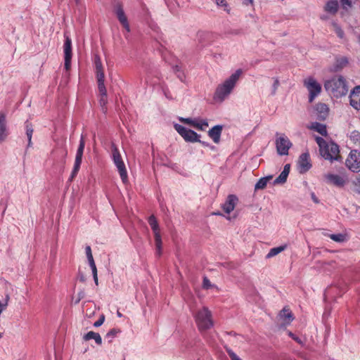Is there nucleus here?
Segmentation results:
<instances>
[{
    "label": "nucleus",
    "instance_id": "5701e85b",
    "mask_svg": "<svg viewBox=\"0 0 360 360\" xmlns=\"http://www.w3.org/2000/svg\"><path fill=\"white\" fill-rule=\"evenodd\" d=\"M104 79H105V75H102L101 73H100L98 75V77H97L98 89L100 95L106 96L107 91H106V88L104 84Z\"/></svg>",
    "mask_w": 360,
    "mask_h": 360
},
{
    "label": "nucleus",
    "instance_id": "f8f14e48",
    "mask_svg": "<svg viewBox=\"0 0 360 360\" xmlns=\"http://www.w3.org/2000/svg\"><path fill=\"white\" fill-rule=\"evenodd\" d=\"M298 169L300 173L307 172L311 167L309 154L304 153L301 154L298 160Z\"/></svg>",
    "mask_w": 360,
    "mask_h": 360
},
{
    "label": "nucleus",
    "instance_id": "4d7b16f0",
    "mask_svg": "<svg viewBox=\"0 0 360 360\" xmlns=\"http://www.w3.org/2000/svg\"><path fill=\"white\" fill-rule=\"evenodd\" d=\"M342 2L345 5H347L349 6H352V0H342Z\"/></svg>",
    "mask_w": 360,
    "mask_h": 360
},
{
    "label": "nucleus",
    "instance_id": "7c9ffc66",
    "mask_svg": "<svg viewBox=\"0 0 360 360\" xmlns=\"http://www.w3.org/2000/svg\"><path fill=\"white\" fill-rule=\"evenodd\" d=\"M316 110L321 113V117L325 119L328 111V106L324 103H319L316 105Z\"/></svg>",
    "mask_w": 360,
    "mask_h": 360
},
{
    "label": "nucleus",
    "instance_id": "e433bc0d",
    "mask_svg": "<svg viewBox=\"0 0 360 360\" xmlns=\"http://www.w3.org/2000/svg\"><path fill=\"white\" fill-rule=\"evenodd\" d=\"M330 238L335 242L342 243L346 240V236L342 233L331 234Z\"/></svg>",
    "mask_w": 360,
    "mask_h": 360
},
{
    "label": "nucleus",
    "instance_id": "8fccbe9b",
    "mask_svg": "<svg viewBox=\"0 0 360 360\" xmlns=\"http://www.w3.org/2000/svg\"><path fill=\"white\" fill-rule=\"evenodd\" d=\"M89 266L92 271V274L97 273V269L94 260L89 261Z\"/></svg>",
    "mask_w": 360,
    "mask_h": 360
},
{
    "label": "nucleus",
    "instance_id": "f704fd0d",
    "mask_svg": "<svg viewBox=\"0 0 360 360\" xmlns=\"http://www.w3.org/2000/svg\"><path fill=\"white\" fill-rule=\"evenodd\" d=\"M82 162H78L75 160L74 167L71 173V175L70 176V180L72 181L77 174L80 166H81Z\"/></svg>",
    "mask_w": 360,
    "mask_h": 360
},
{
    "label": "nucleus",
    "instance_id": "473e14b6",
    "mask_svg": "<svg viewBox=\"0 0 360 360\" xmlns=\"http://www.w3.org/2000/svg\"><path fill=\"white\" fill-rule=\"evenodd\" d=\"M288 174L286 172H283L274 181V185L283 184L286 182Z\"/></svg>",
    "mask_w": 360,
    "mask_h": 360
},
{
    "label": "nucleus",
    "instance_id": "338daca9",
    "mask_svg": "<svg viewBox=\"0 0 360 360\" xmlns=\"http://www.w3.org/2000/svg\"><path fill=\"white\" fill-rule=\"evenodd\" d=\"M2 337V333H0V338Z\"/></svg>",
    "mask_w": 360,
    "mask_h": 360
},
{
    "label": "nucleus",
    "instance_id": "4468645a",
    "mask_svg": "<svg viewBox=\"0 0 360 360\" xmlns=\"http://www.w3.org/2000/svg\"><path fill=\"white\" fill-rule=\"evenodd\" d=\"M350 105L356 110H360V86H356L349 96Z\"/></svg>",
    "mask_w": 360,
    "mask_h": 360
},
{
    "label": "nucleus",
    "instance_id": "2eb2a0df",
    "mask_svg": "<svg viewBox=\"0 0 360 360\" xmlns=\"http://www.w3.org/2000/svg\"><path fill=\"white\" fill-rule=\"evenodd\" d=\"M238 199L235 195H229L226 202L223 204L222 208L226 214H230L235 208Z\"/></svg>",
    "mask_w": 360,
    "mask_h": 360
},
{
    "label": "nucleus",
    "instance_id": "f3484780",
    "mask_svg": "<svg viewBox=\"0 0 360 360\" xmlns=\"http://www.w3.org/2000/svg\"><path fill=\"white\" fill-rule=\"evenodd\" d=\"M279 318L283 322V324L288 325L293 320V316L289 309L283 308L279 313Z\"/></svg>",
    "mask_w": 360,
    "mask_h": 360
},
{
    "label": "nucleus",
    "instance_id": "ea45409f",
    "mask_svg": "<svg viewBox=\"0 0 360 360\" xmlns=\"http://www.w3.org/2000/svg\"><path fill=\"white\" fill-rule=\"evenodd\" d=\"M179 121L184 123V124H187L191 127H193L195 122H196V118H184V117H179Z\"/></svg>",
    "mask_w": 360,
    "mask_h": 360
},
{
    "label": "nucleus",
    "instance_id": "a18cd8bd",
    "mask_svg": "<svg viewBox=\"0 0 360 360\" xmlns=\"http://www.w3.org/2000/svg\"><path fill=\"white\" fill-rule=\"evenodd\" d=\"M202 286L205 289H209L211 288L213 285H212L210 281L207 277H205L203 278Z\"/></svg>",
    "mask_w": 360,
    "mask_h": 360
},
{
    "label": "nucleus",
    "instance_id": "bf43d9fd",
    "mask_svg": "<svg viewBox=\"0 0 360 360\" xmlns=\"http://www.w3.org/2000/svg\"><path fill=\"white\" fill-rule=\"evenodd\" d=\"M93 277L96 285H98V276L97 273L93 274Z\"/></svg>",
    "mask_w": 360,
    "mask_h": 360
},
{
    "label": "nucleus",
    "instance_id": "6e6552de",
    "mask_svg": "<svg viewBox=\"0 0 360 360\" xmlns=\"http://www.w3.org/2000/svg\"><path fill=\"white\" fill-rule=\"evenodd\" d=\"M65 41L63 44V52H64V65L66 71H69L71 67L72 60V40L70 37L67 34H64Z\"/></svg>",
    "mask_w": 360,
    "mask_h": 360
},
{
    "label": "nucleus",
    "instance_id": "79ce46f5",
    "mask_svg": "<svg viewBox=\"0 0 360 360\" xmlns=\"http://www.w3.org/2000/svg\"><path fill=\"white\" fill-rule=\"evenodd\" d=\"M280 85V82L278 78H274V84L272 85V91L271 94L274 95L276 94V92Z\"/></svg>",
    "mask_w": 360,
    "mask_h": 360
},
{
    "label": "nucleus",
    "instance_id": "09e8293b",
    "mask_svg": "<svg viewBox=\"0 0 360 360\" xmlns=\"http://www.w3.org/2000/svg\"><path fill=\"white\" fill-rule=\"evenodd\" d=\"M227 352L231 360H241L233 351L228 349Z\"/></svg>",
    "mask_w": 360,
    "mask_h": 360
},
{
    "label": "nucleus",
    "instance_id": "39448f33",
    "mask_svg": "<svg viewBox=\"0 0 360 360\" xmlns=\"http://www.w3.org/2000/svg\"><path fill=\"white\" fill-rule=\"evenodd\" d=\"M195 322L200 331L210 329L213 326L211 311L203 307L195 314Z\"/></svg>",
    "mask_w": 360,
    "mask_h": 360
},
{
    "label": "nucleus",
    "instance_id": "6e6d98bb",
    "mask_svg": "<svg viewBox=\"0 0 360 360\" xmlns=\"http://www.w3.org/2000/svg\"><path fill=\"white\" fill-rule=\"evenodd\" d=\"M290 165L289 164H287L284 166V168H283V172H286V174H289V172H290Z\"/></svg>",
    "mask_w": 360,
    "mask_h": 360
},
{
    "label": "nucleus",
    "instance_id": "20e7f679",
    "mask_svg": "<svg viewBox=\"0 0 360 360\" xmlns=\"http://www.w3.org/2000/svg\"><path fill=\"white\" fill-rule=\"evenodd\" d=\"M111 150L112 160L120 174L122 182L126 184L128 181L127 171L120 150L114 143L111 146Z\"/></svg>",
    "mask_w": 360,
    "mask_h": 360
},
{
    "label": "nucleus",
    "instance_id": "6ab92c4d",
    "mask_svg": "<svg viewBox=\"0 0 360 360\" xmlns=\"http://www.w3.org/2000/svg\"><path fill=\"white\" fill-rule=\"evenodd\" d=\"M85 147V141L84 137L83 134L81 135L80 140H79V147L77 148L76 156H75V160L78 162L82 161V156Z\"/></svg>",
    "mask_w": 360,
    "mask_h": 360
},
{
    "label": "nucleus",
    "instance_id": "2f4dec72",
    "mask_svg": "<svg viewBox=\"0 0 360 360\" xmlns=\"http://www.w3.org/2000/svg\"><path fill=\"white\" fill-rule=\"evenodd\" d=\"M155 254L157 256L160 257L162 255V238L161 236L155 237Z\"/></svg>",
    "mask_w": 360,
    "mask_h": 360
},
{
    "label": "nucleus",
    "instance_id": "e2e57ef3",
    "mask_svg": "<svg viewBox=\"0 0 360 360\" xmlns=\"http://www.w3.org/2000/svg\"><path fill=\"white\" fill-rule=\"evenodd\" d=\"M117 316L119 317H122V314L120 311H117Z\"/></svg>",
    "mask_w": 360,
    "mask_h": 360
},
{
    "label": "nucleus",
    "instance_id": "4be33fe9",
    "mask_svg": "<svg viewBox=\"0 0 360 360\" xmlns=\"http://www.w3.org/2000/svg\"><path fill=\"white\" fill-rule=\"evenodd\" d=\"M272 178H273L272 175H269V176L260 178L255 185V190L257 191V190L264 189L266 186L267 183L270 180H271Z\"/></svg>",
    "mask_w": 360,
    "mask_h": 360
},
{
    "label": "nucleus",
    "instance_id": "a19ab883",
    "mask_svg": "<svg viewBox=\"0 0 360 360\" xmlns=\"http://www.w3.org/2000/svg\"><path fill=\"white\" fill-rule=\"evenodd\" d=\"M85 296V292L84 290H81L77 295L76 297L74 299V304H77L82 299H83Z\"/></svg>",
    "mask_w": 360,
    "mask_h": 360
},
{
    "label": "nucleus",
    "instance_id": "c756f323",
    "mask_svg": "<svg viewBox=\"0 0 360 360\" xmlns=\"http://www.w3.org/2000/svg\"><path fill=\"white\" fill-rule=\"evenodd\" d=\"M349 139L354 144L360 146V132L357 130H353L349 135Z\"/></svg>",
    "mask_w": 360,
    "mask_h": 360
},
{
    "label": "nucleus",
    "instance_id": "ddd939ff",
    "mask_svg": "<svg viewBox=\"0 0 360 360\" xmlns=\"http://www.w3.org/2000/svg\"><path fill=\"white\" fill-rule=\"evenodd\" d=\"M115 13L116 15L120 22V23L122 25L124 28L126 30V34H124V36L126 38L128 37V33L130 32V27L129 25L127 20V18L124 14V12L120 5H117L115 8Z\"/></svg>",
    "mask_w": 360,
    "mask_h": 360
},
{
    "label": "nucleus",
    "instance_id": "5fc2aeb1",
    "mask_svg": "<svg viewBox=\"0 0 360 360\" xmlns=\"http://www.w3.org/2000/svg\"><path fill=\"white\" fill-rule=\"evenodd\" d=\"M311 197L312 200L315 203H319V200L318 198L316 196V195L314 194V193H311Z\"/></svg>",
    "mask_w": 360,
    "mask_h": 360
},
{
    "label": "nucleus",
    "instance_id": "0eeeda50",
    "mask_svg": "<svg viewBox=\"0 0 360 360\" xmlns=\"http://www.w3.org/2000/svg\"><path fill=\"white\" fill-rule=\"evenodd\" d=\"M174 128L178 132V134L184 139L185 141L190 143L200 142V135L198 134L194 131L188 129L179 124H174Z\"/></svg>",
    "mask_w": 360,
    "mask_h": 360
},
{
    "label": "nucleus",
    "instance_id": "f257e3e1",
    "mask_svg": "<svg viewBox=\"0 0 360 360\" xmlns=\"http://www.w3.org/2000/svg\"><path fill=\"white\" fill-rule=\"evenodd\" d=\"M241 75L242 70L238 69L217 86L213 96V99L216 103H221L229 96Z\"/></svg>",
    "mask_w": 360,
    "mask_h": 360
},
{
    "label": "nucleus",
    "instance_id": "393cba45",
    "mask_svg": "<svg viewBox=\"0 0 360 360\" xmlns=\"http://www.w3.org/2000/svg\"><path fill=\"white\" fill-rule=\"evenodd\" d=\"M325 10L330 13H335L338 10V3L337 1H329L325 6Z\"/></svg>",
    "mask_w": 360,
    "mask_h": 360
},
{
    "label": "nucleus",
    "instance_id": "c85d7f7f",
    "mask_svg": "<svg viewBox=\"0 0 360 360\" xmlns=\"http://www.w3.org/2000/svg\"><path fill=\"white\" fill-rule=\"evenodd\" d=\"M25 129H26V135L28 139L27 147H31L32 145V136L33 134V128L32 124L29 122H25Z\"/></svg>",
    "mask_w": 360,
    "mask_h": 360
},
{
    "label": "nucleus",
    "instance_id": "72a5a7b5",
    "mask_svg": "<svg viewBox=\"0 0 360 360\" xmlns=\"http://www.w3.org/2000/svg\"><path fill=\"white\" fill-rule=\"evenodd\" d=\"M95 67H96V77H98V75L100 73H101L102 75H104V72L103 70L102 63H101V58L98 56H96L95 58Z\"/></svg>",
    "mask_w": 360,
    "mask_h": 360
},
{
    "label": "nucleus",
    "instance_id": "7ed1b4c3",
    "mask_svg": "<svg viewBox=\"0 0 360 360\" xmlns=\"http://www.w3.org/2000/svg\"><path fill=\"white\" fill-rule=\"evenodd\" d=\"M316 141L319 146L321 155L331 162L338 160L339 158V146L333 143H327L323 138L316 137Z\"/></svg>",
    "mask_w": 360,
    "mask_h": 360
},
{
    "label": "nucleus",
    "instance_id": "58836bf2",
    "mask_svg": "<svg viewBox=\"0 0 360 360\" xmlns=\"http://www.w3.org/2000/svg\"><path fill=\"white\" fill-rule=\"evenodd\" d=\"M215 3L218 7L223 8L225 11L229 13V8L226 0H215Z\"/></svg>",
    "mask_w": 360,
    "mask_h": 360
},
{
    "label": "nucleus",
    "instance_id": "774afa93",
    "mask_svg": "<svg viewBox=\"0 0 360 360\" xmlns=\"http://www.w3.org/2000/svg\"><path fill=\"white\" fill-rule=\"evenodd\" d=\"M2 337V333H0V338Z\"/></svg>",
    "mask_w": 360,
    "mask_h": 360
},
{
    "label": "nucleus",
    "instance_id": "4c0bfd02",
    "mask_svg": "<svg viewBox=\"0 0 360 360\" xmlns=\"http://www.w3.org/2000/svg\"><path fill=\"white\" fill-rule=\"evenodd\" d=\"M332 26H333V30L335 31V32L336 33L338 37L341 39L343 38L344 32L340 28V27L337 23L334 22H332Z\"/></svg>",
    "mask_w": 360,
    "mask_h": 360
},
{
    "label": "nucleus",
    "instance_id": "3c124183",
    "mask_svg": "<svg viewBox=\"0 0 360 360\" xmlns=\"http://www.w3.org/2000/svg\"><path fill=\"white\" fill-rule=\"evenodd\" d=\"M355 190L357 193H360V176L356 178L355 182Z\"/></svg>",
    "mask_w": 360,
    "mask_h": 360
},
{
    "label": "nucleus",
    "instance_id": "0e129e2a",
    "mask_svg": "<svg viewBox=\"0 0 360 360\" xmlns=\"http://www.w3.org/2000/svg\"><path fill=\"white\" fill-rule=\"evenodd\" d=\"M76 3H79L80 0H75Z\"/></svg>",
    "mask_w": 360,
    "mask_h": 360
},
{
    "label": "nucleus",
    "instance_id": "69168bd1",
    "mask_svg": "<svg viewBox=\"0 0 360 360\" xmlns=\"http://www.w3.org/2000/svg\"><path fill=\"white\" fill-rule=\"evenodd\" d=\"M333 263H334V262H333V261H331V262H330V264H333Z\"/></svg>",
    "mask_w": 360,
    "mask_h": 360
},
{
    "label": "nucleus",
    "instance_id": "b1692460",
    "mask_svg": "<svg viewBox=\"0 0 360 360\" xmlns=\"http://www.w3.org/2000/svg\"><path fill=\"white\" fill-rule=\"evenodd\" d=\"M6 136V118L4 115H0V141H4Z\"/></svg>",
    "mask_w": 360,
    "mask_h": 360
},
{
    "label": "nucleus",
    "instance_id": "37998d69",
    "mask_svg": "<svg viewBox=\"0 0 360 360\" xmlns=\"http://www.w3.org/2000/svg\"><path fill=\"white\" fill-rule=\"evenodd\" d=\"M288 335L292 338L295 341H296L298 344L301 345H304V342L302 341V340L296 336L295 334H293L292 332L290 331H288Z\"/></svg>",
    "mask_w": 360,
    "mask_h": 360
},
{
    "label": "nucleus",
    "instance_id": "aec40b11",
    "mask_svg": "<svg viewBox=\"0 0 360 360\" xmlns=\"http://www.w3.org/2000/svg\"><path fill=\"white\" fill-rule=\"evenodd\" d=\"M309 129H313L318 133H319L322 136H326L327 135V129L326 127L323 124H321L319 122H312L311 124V126L309 127Z\"/></svg>",
    "mask_w": 360,
    "mask_h": 360
},
{
    "label": "nucleus",
    "instance_id": "603ef678",
    "mask_svg": "<svg viewBox=\"0 0 360 360\" xmlns=\"http://www.w3.org/2000/svg\"><path fill=\"white\" fill-rule=\"evenodd\" d=\"M172 69L175 74L183 71L181 65H176L173 66Z\"/></svg>",
    "mask_w": 360,
    "mask_h": 360
},
{
    "label": "nucleus",
    "instance_id": "49530a36",
    "mask_svg": "<svg viewBox=\"0 0 360 360\" xmlns=\"http://www.w3.org/2000/svg\"><path fill=\"white\" fill-rule=\"evenodd\" d=\"M104 321H105V316L103 314H102L100 316V318L98 319V320L96 321V322H94V326L96 327V328L101 326L103 323Z\"/></svg>",
    "mask_w": 360,
    "mask_h": 360
},
{
    "label": "nucleus",
    "instance_id": "052dcab7",
    "mask_svg": "<svg viewBox=\"0 0 360 360\" xmlns=\"http://www.w3.org/2000/svg\"><path fill=\"white\" fill-rule=\"evenodd\" d=\"M79 280H80V281H82V282H84V281H85V277H84V275H80V276H79Z\"/></svg>",
    "mask_w": 360,
    "mask_h": 360
},
{
    "label": "nucleus",
    "instance_id": "680f3d73",
    "mask_svg": "<svg viewBox=\"0 0 360 360\" xmlns=\"http://www.w3.org/2000/svg\"><path fill=\"white\" fill-rule=\"evenodd\" d=\"M200 143L202 146H209V145H210L208 143L205 142V141H200Z\"/></svg>",
    "mask_w": 360,
    "mask_h": 360
},
{
    "label": "nucleus",
    "instance_id": "a211bd4d",
    "mask_svg": "<svg viewBox=\"0 0 360 360\" xmlns=\"http://www.w3.org/2000/svg\"><path fill=\"white\" fill-rule=\"evenodd\" d=\"M148 224L153 232L154 238L161 236L158 222L154 215H151L148 219Z\"/></svg>",
    "mask_w": 360,
    "mask_h": 360
},
{
    "label": "nucleus",
    "instance_id": "9b49d317",
    "mask_svg": "<svg viewBox=\"0 0 360 360\" xmlns=\"http://www.w3.org/2000/svg\"><path fill=\"white\" fill-rule=\"evenodd\" d=\"M324 179L328 184L337 187H342L346 183L345 177L338 174H326Z\"/></svg>",
    "mask_w": 360,
    "mask_h": 360
},
{
    "label": "nucleus",
    "instance_id": "de8ad7c7",
    "mask_svg": "<svg viewBox=\"0 0 360 360\" xmlns=\"http://www.w3.org/2000/svg\"><path fill=\"white\" fill-rule=\"evenodd\" d=\"M120 332V330L112 328L107 333L106 337L107 338H114Z\"/></svg>",
    "mask_w": 360,
    "mask_h": 360
},
{
    "label": "nucleus",
    "instance_id": "f03ea898",
    "mask_svg": "<svg viewBox=\"0 0 360 360\" xmlns=\"http://www.w3.org/2000/svg\"><path fill=\"white\" fill-rule=\"evenodd\" d=\"M326 90L335 97L339 98L347 94L348 87L345 78L336 76L325 82Z\"/></svg>",
    "mask_w": 360,
    "mask_h": 360
},
{
    "label": "nucleus",
    "instance_id": "864d4df0",
    "mask_svg": "<svg viewBox=\"0 0 360 360\" xmlns=\"http://www.w3.org/2000/svg\"><path fill=\"white\" fill-rule=\"evenodd\" d=\"M177 77L181 81V82H184L185 80V78H186V76H185V74L184 72L182 71V72H179L178 73L176 74Z\"/></svg>",
    "mask_w": 360,
    "mask_h": 360
},
{
    "label": "nucleus",
    "instance_id": "423d86ee",
    "mask_svg": "<svg viewBox=\"0 0 360 360\" xmlns=\"http://www.w3.org/2000/svg\"><path fill=\"white\" fill-rule=\"evenodd\" d=\"M275 144L279 155H288V150L292 144L288 137L284 134L276 133Z\"/></svg>",
    "mask_w": 360,
    "mask_h": 360
},
{
    "label": "nucleus",
    "instance_id": "dca6fc26",
    "mask_svg": "<svg viewBox=\"0 0 360 360\" xmlns=\"http://www.w3.org/2000/svg\"><path fill=\"white\" fill-rule=\"evenodd\" d=\"M222 129L221 125H215L208 131V136L215 143H219Z\"/></svg>",
    "mask_w": 360,
    "mask_h": 360
},
{
    "label": "nucleus",
    "instance_id": "cd10ccee",
    "mask_svg": "<svg viewBox=\"0 0 360 360\" xmlns=\"http://www.w3.org/2000/svg\"><path fill=\"white\" fill-rule=\"evenodd\" d=\"M348 64V59L347 57L342 56L338 58L335 64V70H340L345 68Z\"/></svg>",
    "mask_w": 360,
    "mask_h": 360
},
{
    "label": "nucleus",
    "instance_id": "bb28decb",
    "mask_svg": "<svg viewBox=\"0 0 360 360\" xmlns=\"http://www.w3.org/2000/svg\"><path fill=\"white\" fill-rule=\"evenodd\" d=\"M286 245H281L271 248L266 256V259L273 257L285 250Z\"/></svg>",
    "mask_w": 360,
    "mask_h": 360
},
{
    "label": "nucleus",
    "instance_id": "1a4fd4ad",
    "mask_svg": "<svg viewBox=\"0 0 360 360\" xmlns=\"http://www.w3.org/2000/svg\"><path fill=\"white\" fill-rule=\"evenodd\" d=\"M304 83L309 92V101L312 102L314 98L320 94L321 86L313 77H308Z\"/></svg>",
    "mask_w": 360,
    "mask_h": 360
},
{
    "label": "nucleus",
    "instance_id": "c03bdc74",
    "mask_svg": "<svg viewBox=\"0 0 360 360\" xmlns=\"http://www.w3.org/2000/svg\"><path fill=\"white\" fill-rule=\"evenodd\" d=\"M85 252H86V257H87L88 262L91 261V260H94V257H93V255H92L91 249L90 246H86L85 248Z\"/></svg>",
    "mask_w": 360,
    "mask_h": 360
},
{
    "label": "nucleus",
    "instance_id": "c9c22d12",
    "mask_svg": "<svg viewBox=\"0 0 360 360\" xmlns=\"http://www.w3.org/2000/svg\"><path fill=\"white\" fill-rule=\"evenodd\" d=\"M107 103H108V99H107V95H100L99 98V104L101 108V110L103 112H106L107 111Z\"/></svg>",
    "mask_w": 360,
    "mask_h": 360
},
{
    "label": "nucleus",
    "instance_id": "9d476101",
    "mask_svg": "<svg viewBox=\"0 0 360 360\" xmlns=\"http://www.w3.org/2000/svg\"><path fill=\"white\" fill-rule=\"evenodd\" d=\"M346 165L348 168L354 172L360 171V152L356 150H352L346 160Z\"/></svg>",
    "mask_w": 360,
    "mask_h": 360
},
{
    "label": "nucleus",
    "instance_id": "412c9836",
    "mask_svg": "<svg viewBox=\"0 0 360 360\" xmlns=\"http://www.w3.org/2000/svg\"><path fill=\"white\" fill-rule=\"evenodd\" d=\"M84 340L86 341L94 340L97 345H100L102 344V338L101 335L98 333L94 331H89L85 334L84 336Z\"/></svg>",
    "mask_w": 360,
    "mask_h": 360
},
{
    "label": "nucleus",
    "instance_id": "13d9d810",
    "mask_svg": "<svg viewBox=\"0 0 360 360\" xmlns=\"http://www.w3.org/2000/svg\"><path fill=\"white\" fill-rule=\"evenodd\" d=\"M254 0H243V3L245 5H250L253 4Z\"/></svg>",
    "mask_w": 360,
    "mask_h": 360
},
{
    "label": "nucleus",
    "instance_id": "a878e982",
    "mask_svg": "<svg viewBox=\"0 0 360 360\" xmlns=\"http://www.w3.org/2000/svg\"><path fill=\"white\" fill-rule=\"evenodd\" d=\"M208 125L209 124L207 120L196 118V122L193 127L199 131H205Z\"/></svg>",
    "mask_w": 360,
    "mask_h": 360
}]
</instances>
